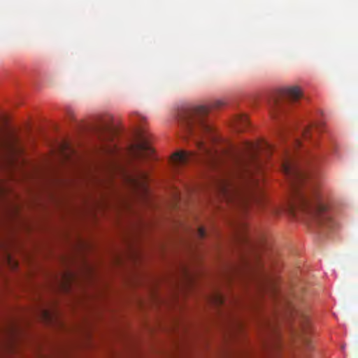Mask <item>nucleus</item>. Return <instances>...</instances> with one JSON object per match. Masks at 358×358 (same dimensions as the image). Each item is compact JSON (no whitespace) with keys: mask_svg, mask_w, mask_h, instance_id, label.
I'll return each mask as SVG.
<instances>
[{"mask_svg":"<svg viewBox=\"0 0 358 358\" xmlns=\"http://www.w3.org/2000/svg\"><path fill=\"white\" fill-rule=\"evenodd\" d=\"M313 129L307 127L302 129V136L305 140H308L312 135Z\"/></svg>","mask_w":358,"mask_h":358,"instance_id":"nucleus-12","label":"nucleus"},{"mask_svg":"<svg viewBox=\"0 0 358 358\" xmlns=\"http://www.w3.org/2000/svg\"><path fill=\"white\" fill-rule=\"evenodd\" d=\"M124 182L136 194L142 196L148 194V175L141 169H135L132 172L129 173L124 170L121 171Z\"/></svg>","mask_w":358,"mask_h":358,"instance_id":"nucleus-6","label":"nucleus"},{"mask_svg":"<svg viewBox=\"0 0 358 358\" xmlns=\"http://www.w3.org/2000/svg\"><path fill=\"white\" fill-rule=\"evenodd\" d=\"M298 300V295L294 292L292 297L286 299L288 306L296 312L299 317V322L301 329V337L306 345H309V334L310 331V323L309 315L306 312L298 310L296 307V301Z\"/></svg>","mask_w":358,"mask_h":358,"instance_id":"nucleus-7","label":"nucleus"},{"mask_svg":"<svg viewBox=\"0 0 358 358\" xmlns=\"http://www.w3.org/2000/svg\"><path fill=\"white\" fill-rule=\"evenodd\" d=\"M212 301L214 303V304L217 306H222L224 303V296L218 292L214 294V295L212 297Z\"/></svg>","mask_w":358,"mask_h":358,"instance_id":"nucleus-11","label":"nucleus"},{"mask_svg":"<svg viewBox=\"0 0 358 358\" xmlns=\"http://www.w3.org/2000/svg\"><path fill=\"white\" fill-rule=\"evenodd\" d=\"M130 152L134 158L143 159L151 157L154 150L147 136L143 134H139L137 142L131 146Z\"/></svg>","mask_w":358,"mask_h":358,"instance_id":"nucleus-8","label":"nucleus"},{"mask_svg":"<svg viewBox=\"0 0 358 358\" xmlns=\"http://www.w3.org/2000/svg\"><path fill=\"white\" fill-rule=\"evenodd\" d=\"M282 209L281 208H279V207H273L272 208V212L273 214L275 215H278L280 214L281 212H282Z\"/></svg>","mask_w":358,"mask_h":358,"instance_id":"nucleus-14","label":"nucleus"},{"mask_svg":"<svg viewBox=\"0 0 358 358\" xmlns=\"http://www.w3.org/2000/svg\"><path fill=\"white\" fill-rule=\"evenodd\" d=\"M209 109L203 106H187L178 113V120L185 127L187 135L194 138L197 152L180 151L172 156L176 166L184 165L189 161L199 159L210 166L220 163V155L212 143L220 141L213 126L207 121Z\"/></svg>","mask_w":358,"mask_h":358,"instance_id":"nucleus-3","label":"nucleus"},{"mask_svg":"<svg viewBox=\"0 0 358 358\" xmlns=\"http://www.w3.org/2000/svg\"><path fill=\"white\" fill-rule=\"evenodd\" d=\"M273 150L272 145L266 141L245 142L239 156L234 159L236 170L233 176L241 180L242 186L236 185L231 178L219 179L216 185L222 196L243 208H248L252 202H259L260 199L255 188L259 189V182L255 176L262 169L258 155L264 153L268 156Z\"/></svg>","mask_w":358,"mask_h":358,"instance_id":"nucleus-2","label":"nucleus"},{"mask_svg":"<svg viewBox=\"0 0 358 358\" xmlns=\"http://www.w3.org/2000/svg\"><path fill=\"white\" fill-rule=\"evenodd\" d=\"M302 146L296 138L293 149L283 151L281 168L292 194L288 210L295 217L301 214L317 225L331 228L334 222L328 211L327 197L314 173L315 157L308 149L296 150Z\"/></svg>","mask_w":358,"mask_h":358,"instance_id":"nucleus-1","label":"nucleus"},{"mask_svg":"<svg viewBox=\"0 0 358 358\" xmlns=\"http://www.w3.org/2000/svg\"><path fill=\"white\" fill-rule=\"evenodd\" d=\"M197 236L200 238H203L206 236V231L203 227H199L197 230Z\"/></svg>","mask_w":358,"mask_h":358,"instance_id":"nucleus-13","label":"nucleus"},{"mask_svg":"<svg viewBox=\"0 0 358 358\" xmlns=\"http://www.w3.org/2000/svg\"><path fill=\"white\" fill-rule=\"evenodd\" d=\"M301 96V90L297 86L284 88L272 102L273 115L276 116L278 113L285 111L291 102L298 101Z\"/></svg>","mask_w":358,"mask_h":358,"instance_id":"nucleus-5","label":"nucleus"},{"mask_svg":"<svg viewBox=\"0 0 358 358\" xmlns=\"http://www.w3.org/2000/svg\"><path fill=\"white\" fill-rule=\"evenodd\" d=\"M60 154L61 156L69 160L70 159V155L73 152L72 149L70 148L69 145L66 143H64L59 145Z\"/></svg>","mask_w":358,"mask_h":358,"instance_id":"nucleus-10","label":"nucleus"},{"mask_svg":"<svg viewBox=\"0 0 358 358\" xmlns=\"http://www.w3.org/2000/svg\"><path fill=\"white\" fill-rule=\"evenodd\" d=\"M234 127L238 131H242L248 124V117L245 115H238L234 118Z\"/></svg>","mask_w":358,"mask_h":358,"instance_id":"nucleus-9","label":"nucleus"},{"mask_svg":"<svg viewBox=\"0 0 358 358\" xmlns=\"http://www.w3.org/2000/svg\"><path fill=\"white\" fill-rule=\"evenodd\" d=\"M98 137L101 141L99 150L106 154H114L117 151V147L113 142L117 134V129L110 117L101 120L96 128Z\"/></svg>","mask_w":358,"mask_h":358,"instance_id":"nucleus-4","label":"nucleus"}]
</instances>
